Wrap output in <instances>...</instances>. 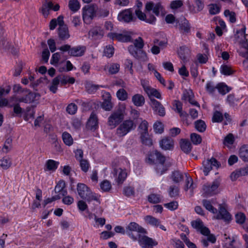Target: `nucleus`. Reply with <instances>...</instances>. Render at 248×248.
Returning a JSON list of instances; mask_svg holds the SVG:
<instances>
[{"label":"nucleus","instance_id":"nucleus-1","mask_svg":"<svg viewBox=\"0 0 248 248\" xmlns=\"http://www.w3.org/2000/svg\"><path fill=\"white\" fill-rule=\"evenodd\" d=\"M203 206L205 208L214 215V217L217 219H222L226 221H229L232 219V216L227 211L225 204H219V211L214 207L216 205L215 201H209L203 200L202 201Z\"/></svg>","mask_w":248,"mask_h":248},{"label":"nucleus","instance_id":"nucleus-2","mask_svg":"<svg viewBox=\"0 0 248 248\" xmlns=\"http://www.w3.org/2000/svg\"><path fill=\"white\" fill-rule=\"evenodd\" d=\"M165 161V158L159 152L155 150L150 152L146 157V161L150 164H154L155 161H157L158 163L156 165V172L159 174H163L166 170L164 169V163Z\"/></svg>","mask_w":248,"mask_h":248},{"label":"nucleus","instance_id":"nucleus-3","mask_svg":"<svg viewBox=\"0 0 248 248\" xmlns=\"http://www.w3.org/2000/svg\"><path fill=\"white\" fill-rule=\"evenodd\" d=\"M77 189L78 194L81 198L86 199L89 203L94 201L96 202L97 205L100 204V196L92 192L90 189L84 184H78Z\"/></svg>","mask_w":248,"mask_h":248},{"label":"nucleus","instance_id":"nucleus-4","mask_svg":"<svg viewBox=\"0 0 248 248\" xmlns=\"http://www.w3.org/2000/svg\"><path fill=\"white\" fill-rule=\"evenodd\" d=\"M126 232L129 237L134 241H138L143 234H147V231L136 222H131L126 227Z\"/></svg>","mask_w":248,"mask_h":248},{"label":"nucleus","instance_id":"nucleus-5","mask_svg":"<svg viewBox=\"0 0 248 248\" xmlns=\"http://www.w3.org/2000/svg\"><path fill=\"white\" fill-rule=\"evenodd\" d=\"M126 106L124 104L120 105L119 108L113 112L108 117V125L111 129L114 128L124 118L125 113Z\"/></svg>","mask_w":248,"mask_h":248},{"label":"nucleus","instance_id":"nucleus-6","mask_svg":"<svg viewBox=\"0 0 248 248\" xmlns=\"http://www.w3.org/2000/svg\"><path fill=\"white\" fill-rule=\"evenodd\" d=\"M39 97V95L37 93H31L28 90H25L22 91L20 95H14L11 98V100L15 103L20 102L31 103L37 101Z\"/></svg>","mask_w":248,"mask_h":248},{"label":"nucleus","instance_id":"nucleus-7","mask_svg":"<svg viewBox=\"0 0 248 248\" xmlns=\"http://www.w3.org/2000/svg\"><path fill=\"white\" fill-rule=\"evenodd\" d=\"M138 132L142 144L150 146L153 144L151 138L148 133V123L145 120L142 121L138 127Z\"/></svg>","mask_w":248,"mask_h":248},{"label":"nucleus","instance_id":"nucleus-8","mask_svg":"<svg viewBox=\"0 0 248 248\" xmlns=\"http://www.w3.org/2000/svg\"><path fill=\"white\" fill-rule=\"evenodd\" d=\"M126 166L123 168L122 166L115 168L113 174L115 177V180L118 185L122 184L126 179L130 169V163L127 160H125Z\"/></svg>","mask_w":248,"mask_h":248},{"label":"nucleus","instance_id":"nucleus-9","mask_svg":"<svg viewBox=\"0 0 248 248\" xmlns=\"http://www.w3.org/2000/svg\"><path fill=\"white\" fill-rule=\"evenodd\" d=\"M136 124L131 120L124 121L117 128L116 135L119 137H124L131 131L135 129Z\"/></svg>","mask_w":248,"mask_h":248},{"label":"nucleus","instance_id":"nucleus-10","mask_svg":"<svg viewBox=\"0 0 248 248\" xmlns=\"http://www.w3.org/2000/svg\"><path fill=\"white\" fill-rule=\"evenodd\" d=\"M97 7L94 5H87L82 8V18L85 24H90L96 16Z\"/></svg>","mask_w":248,"mask_h":248},{"label":"nucleus","instance_id":"nucleus-11","mask_svg":"<svg viewBox=\"0 0 248 248\" xmlns=\"http://www.w3.org/2000/svg\"><path fill=\"white\" fill-rule=\"evenodd\" d=\"M145 8L147 12L152 11L156 16H159V15L164 16L166 13L160 2L154 3L152 1H148L146 3Z\"/></svg>","mask_w":248,"mask_h":248},{"label":"nucleus","instance_id":"nucleus-12","mask_svg":"<svg viewBox=\"0 0 248 248\" xmlns=\"http://www.w3.org/2000/svg\"><path fill=\"white\" fill-rule=\"evenodd\" d=\"M218 186L219 184L217 182L204 185L202 191V196L209 197L217 194L219 192Z\"/></svg>","mask_w":248,"mask_h":248},{"label":"nucleus","instance_id":"nucleus-13","mask_svg":"<svg viewBox=\"0 0 248 248\" xmlns=\"http://www.w3.org/2000/svg\"><path fill=\"white\" fill-rule=\"evenodd\" d=\"M140 83L144 91L149 98L152 99V97H155L159 99H162L161 93L158 90L152 88L149 85L148 80L142 79L140 80Z\"/></svg>","mask_w":248,"mask_h":248},{"label":"nucleus","instance_id":"nucleus-14","mask_svg":"<svg viewBox=\"0 0 248 248\" xmlns=\"http://www.w3.org/2000/svg\"><path fill=\"white\" fill-rule=\"evenodd\" d=\"M132 32L128 31H124L120 33H109L108 36L113 40H117L122 42H130L132 40Z\"/></svg>","mask_w":248,"mask_h":248},{"label":"nucleus","instance_id":"nucleus-15","mask_svg":"<svg viewBox=\"0 0 248 248\" xmlns=\"http://www.w3.org/2000/svg\"><path fill=\"white\" fill-rule=\"evenodd\" d=\"M59 35L62 40L67 39L70 37L68 29L66 25L64 24L63 17L60 16H58Z\"/></svg>","mask_w":248,"mask_h":248},{"label":"nucleus","instance_id":"nucleus-16","mask_svg":"<svg viewBox=\"0 0 248 248\" xmlns=\"http://www.w3.org/2000/svg\"><path fill=\"white\" fill-rule=\"evenodd\" d=\"M139 244L143 248H153L158 245V242L155 239L143 234L139 239Z\"/></svg>","mask_w":248,"mask_h":248},{"label":"nucleus","instance_id":"nucleus-17","mask_svg":"<svg viewBox=\"0 0 248 248\" xmlns=\"http://www.w3.org/2000/svg\"><path fill=\"white\" fill-rule=\"evenodd\" d=\"M136 16L140 20L143 21L150 24H154L156 21L155 17L151 15H146L141 10L136 9L135 11Z\"/></svg>","mask_w":248,"mask_h":248},{"label":"nucleus","instance_id":"nucleus-18","mask_svg":"<svg viewBox=\"0 0 248 248\" xmlns=\"http://www.w3.org/2000/svg\"><path fill=\"white\" fill-rule=\"evenodd\" d=\"M150 105L155 113L162 117L165 115V109L159 102L155 99H150Z\"/></svg>","mask_w":248,"mask_h":248},{"label":"nucleus","instance_id":"nucleus-19","mask_svg":"<svg viewBox=\"0 0 248 248\" xmlns=\"http://www.w3.org/2000/svg\"><path fill=\"white\" fill-rule=\"evenodd\" d=\"M104 34V31L99 26H95L89 32V36L94 40L101 39Z\"/></svg>","mask_w":248,"mask_h":248},{"label":"nucleus","instance_id":"nucleus-20","mask_svg":"<svg viewBox=\"0 0 248 248\" xmlns=\"http://www.w3.org/2000/svg\"><path fill=\"white\" fill-rule=\"evenodd\" d=\"M203 171L205 175H208L209 172L213 169V167L218 168L219 164L217 160L214 158H212L209 160H204L202 162Z\"/></svg>","mask_w":248,"mask_h":248},{"label":"nucleus","instance_id":"nucleus-21","mask_svg":"<svg viewBox=\"0 0 248 248\" xmlns=\"http://www.w3.org/2000/svg\"><path fill=\"white\" fill-rule=\"evenodd\" d=\"M118 19L124 22H130L133 21V16L131 9H125L121 12L118 15Z\"/></svg>","mask_w":248,"mask_h":248},{"label":"nucleus","instance_id":"nucleus-22","mask_svg":"<svg viewBox=\"0 0 248 248\" xmlns=\"http://www.w3.org/2000/svg\"><path fill=\"white\" fill-rule=\"evenodd\" d=\"M103 102L101 104L102 108L106 111H110L113 108L111 102V96L108 92H104L102 94Z\"/></svg>","mask_w":248,"mask_h":248},{"label":"nucleus","instance_id":"nucleus-23","mask_svg":"<svg viewBox=\"0 0 248 248\" xmlns=\"http://www.w3.org/2000/svg\"><path fill=\"white\" fill-rule=\"evenodd\" d=\"M191 225L194 229L200 231L201 233L204 235H208L209 234V230L204 227L203 222L200 219H196L191 222Z\"/></svg>","mask_w":248,"mask_h":248},{"label":"nucleus","instance_id":"nucleus-24","mask_svg":"<svg viewBox=\"0 0 248 248\" xmlns=\"http://www.w3.org/2000/svg\"><path fill=\"white\" fill-rule=\"evenodd\" d=\"M87 127L92 131H94L98 127V120L97 115L92 113L87 123Z\"/></svg>","mask_w":248,"mask_h":248},{"label":"nucleus","instance_id":"nucleus-25","mask_svg":"<svg viewBox=\"0 0 248 248\" xmlns=\"http://www.w3.org/2000/svg\"><path fill=\"white\" fill-rule=\"evenodd\" d=\"M194 94L190 90H186L183 92L182 99L185 101H188L191 105L200 107L198 103L193 99Z\"/></svg>","mask_w":248,"mask_h":248},{"label":"nucleus","instance_id":"nucleus-26","mask_svg":"<svg viewBox=\"0 0 248 248\" xmlns=\"http://www.w3.org/2000/svg\"><path fill=\"white\" fill-rule=\"evenodd\" d=\"M59 165V162L53 159H48L44 165V171L49 173L53 172L57 170Z\"/></svg>","mask_w":248,"mask_h":248},{"label":"nucleus","instance_id":"nucleus-27","mask_svg":"<svg viewBox=\"0 0 248 248\" xmlns=\"http://www.w3.org/2000/svg\"><path fill=\"white\" fill-rule=\"evenodd\" d=\"M159 145L163 150H170L173 148V141L170 138H165L160 141Z\"/></svg>","mask_w":248,"mask_h":248},{"label":"nucleus","instance_id":"nucleus-28","mask_svg":"<svg viewBox=\"0 0 248 248\" xmlns=\"http://www.w3.org/2000/svg\"><path fill=\"white\" fill-rule=\"evenodd\" d=\"M86 50V47L83 46H78L72 48L69 51V54L74 57H80L82 56Z\"/></svg>","mask_w":248,"mask_h":248},{"label":"nucleus","instance_id":"nucleus-29","mask_svg":"<svg viewBox=\"0 0 248 248\" xmlns=\"http://www.w3.org/2000/svg\"><path fill=\"white\" fill-rule=\"evenodd\" d=\"M195 5V6L189 4V10L192 13H197L201 11L204 8V4L200 0H196Z\"/></svg>","mask_w":248,"mask_h":248},{"label":"nucleus","instance_id":"nucleus-30","mask_svg":"<svg viewBox=\"0 0 248 248\" xmlns=\"http://www.w3.org/2000/svg\"><path fill=\"white\" fill-rule=\"evenodd\" d=\"M128 49L129 53L135 58L140 59L139 55H141L146 58H147L145 53L143 52L141 49H139L135 45L130 46Z\"/></svg>","mask_w":248,"mask_h":248},{"label":"nucleus","instance_id":"nucleus-31","mask_svg":"<svg viewBox=\"0 0 248 248\" xmlns=\"http://www.w3.org/2000/svg\"><path fill=\"white\" fill-rule=\"evenodd\" d=\"M178 54L180 58L184 62L186 61L189 56L190 50L187 47L185 46H181L178 50Z\"/></svg>","mask_w":248,"mask_h":248},{"label":"nucleus","instance_id":"nucleus-32","mask_svg":"<svg viewBox=\"0 0 248 248\" xmlns=\"http://www.w3.org/2000/svg\"><path fill=\"white\" fill-rule=\"evenodd\" d=\"M132 101L135 106L141 107L144 104L145 99L142 95L136 94L132 96Z\"/></svg>","mask_w":248,"mask_h":248},{"label":"nucleus","instance_id":"nucleus-33","mask_svg":"<svg viewBox=\"0 0 248 248\" xmlns=\"http://www.w3.org/2000/svg\"><path fill=\"white\" fill-rule=\"evenodd\" d=\"M239 155L244 161L248 162V146L244 145L239 150Z\"/></svg>","mask_w":248,"mask_h":248},{"label":"nucleus","instance_id":"nucleus-34","mask_svg":"<svg viewBox=\"0 0 248 248\" xmlns=\"http://www.w3.org/2000/svg\"><path fill=\"white\" fill-rule=\"evenodd\" d=\"M65 185V184L64 181H60L55 187V192L60 193L62 196L66 195L67 191L64 189Z\"/></svg>","mask_w":248,"mask_h":248},{"label":"nucleus","instance_id":"nucleus-35","mask_svg":"<svg viewBox=\"0 0 248 248\" xmlns=\"http://www.w3.org/2000/svg\"><path fill=\"white\" fill-rule=\"evenodd\" d=\"M144 220L146 223L154 227L159 226V220L156 218L151 216H146L144 217Z\"/></svg>","mask_w":248,"mask_h":248},{"label":"nucleus","instance_id":"nucleus-36","mask_svg":"<svg viewBox=\"0 0 248 248\" xmlns=\"http://www.w3.org/2000/svg\"><path fill=\"white\" fill-rule=\"evenodd\" d=\"M180 146L182 150L186 153H188L191 150V144L190 142L187 140H181L180 141Z\"/></svg>","mask_w":248,"mask_h":248},{"label":"nucleus","instance_id":"nucleus-37","mask_svg":"<svg viewBox=\"0 0 248 248\" xmlns=\"http://www.w3.org/2000/svg\"><path fill=\"white\" fill-rule=\"evenodd\" d=\"M173 106L176 108V110L179 113L180 116L182 119H184L186 117V113L182 111V104L179 101H174Z\"/></svg>","mask_w":248,"mask_h":248},{"label":"nucleus","instance_id":"nucleus-38","mask_svg":"<svg viewBox=\"0 0 248 248\" xmlns=\"http://www.w3.org/2000/svg\"><path fill=\"white\" fill-rule=\"evenodd\" d=\"M12 165L11 159L8 157H4L0 159V167L3 170H7Z\"/></svg>","mask_w":248,"mask_h":248},{"label":"nucleus","instance_id":"nucleus-39","mask_svg":"<svg viewBox=\"0 0 248 248\" xmlns=\"http://www.w3.org/2000/svg\"><path fill=\"white\" fill-rule=\"evenodd\" d=\"M196 186H194L193 181L190 177H187L186 180V184L185 186V190L186 191H189L191 194H192L193 190Z\"/></svg>","mask_w":248,"mask_h":248},{"label":"nucleus","instance_id":"nucleus-40","mask_svg":"<svg viewBox=\"0 0 248 248\" xmlns=\"http://www.w3.org/2000/svg\"><path fill=\"white\" fill-rule=\"evenodd\" d=\"M80 7L79 2L78 0H70L68 3V7L71 11L76 12Z\"/></svg>","mask_w":248,"mask_h":248},{"label":"nucleus","instance_id":"nucleus-41","mask_svg":"<svg viewBox=\"0 0 248 248\" xmlns=\"http://www.w3.org/2000/svg\"><path fill=\"white\" fill-rule=\"evenodd\" d=\"M216 87L218 92L222 95L228 93L230 90V89L224 83H218Z\"/></svg>","mask_w":248,"mask_h":248},{"label":"nucleus","instance_id":"nucleus-42","mask_svg":"<svg viewBox=\"0 0 248 248\" xmlns=\"http://www.w3.org/2000/svg\"><path fill=\"white\" fill-rule=\"evenodd\" d=\"M62 138L64 143L68 146L71 145L73 143V139L71 135L68 132L63 133Z\"/></svg>","mask_w":248,"mask_h":248},{"label":"nucleus","instance_id":"nucleus-43","mask_svg":"<svg viewBox=\"0 0 248 248\" xmlns=\"http://www.w3.org/2000/svg\"><path fill=\"white\" fill-rule=\"evenodd\" d=\"M224 14L231 23H233L236 22V15L234 12L230 11L229 10H226Z\"/></svg>","mask_w":248,"mask_h":248},{"label":"nucleus","instance_id":"nucleus-44","mask_svg":"<svg viewBox=\"0 0 248 248\" xmlns=\"http://www.w3.org/2000/svg\"><path fill=\"white\" fill-rule=\"evenodd\" d=\"M195 127L197 130L202 132L205 130L206 125L203 121L199 120L195 122Z\"/></svg>","mask_w":248,"mask_h":248},{"label":"nucleus","instance_id":"nucleus-45","mask_svg":"<svg viewBox=\"0 0 248 248\" xmlns=\"http://www.w3.org/2000/svg\"><path fill=\"white\" fill-rule=\"evenodd\" d=\"M100 186L102 191L107 192L111 189V184L109 181L105 180L100 183Z\"/></svg>","mask_w":248,"mask_h":248},{"label":"nucleus","instance_id":"nucleus-46","mask_svg":"<svg viewBox=\"0 0 248 248\" xmlns=\"http://www.w3.org/2000/svg\"><path fill=\"white\" fill-rule=\"evenodd\" d=\"M154 131L156 134H161L164 131V125L160 121H157L154 124Z\"/></svg>","mask_w":248,"mask_h":248},{"label":"nucleus","instance_id":"nucleus-47","mask_svg":"<svg viewBox=\"0 0 248 248\" xmlns=\"http://www.w3.org/2000/svg\"><path fill=\"white\" fill-rule=\"evenodd\" d=\"M60 78L58 77L54 78L51 83V85L49 87V90L51 92L53 93H55L57 92L58 86L60 83Z\"/></svg>","mask_w":248,"mask_h":248},{"label":"nucleus","instance_id":"nucleus-48","mask_svg":"<svg viewBox=\"0 0 248 248\" xmlns=\"http://www.w3.org/2000/svg\"><path fill=\"white\" fill-rule=\"evenodd\" d=\"M116 95L118 98L122 101L126 100L128 98V93L123 89L119 90L116 93Z\"/></svg>","mask_w":248,"mask_h":248},{"label":"nucleus","instance_id":"nucleus-49","mask_svg":"<svg viewBox=\"0 0 248 248\" xmlns=\"http://www.w3.org/2000/svg\"><path fill=\"white\" fill-rule=\"evenodd\" d=\"M234 142V137L232 134H228L225 138L223 141L224 145L230 148Z\"/></svg>","mask_w":248,"mask_h":248},{"label":"nucleus","instance_id":"nucleus-50","mask_svg":"<svg viewBox=\"0 0 248 248\" xmlns=\"http://www.w3.org/2000/svg\"><path fill=\"white\" fill-rule=\"evenodd\" d=\"M52 7V3L51 1H48L47 4L43 5L41 12L44 16H47L49 14V10L51 9Z\"/></svg>","mask_w":248,"mask_h":248},{"label":"nucleus","instance_id":"nucleus-51","mask_svg":"<svg viewBox=\"0 0 248 248\" xmlns=\"http://www.w3.org/2000/svg\"><path fill=\"white\" fill-rule=\"evenodd\" d=\"M85 87L88 93H92L96 91L99 88L100 86L93 84L92 83L87 82L86 84Z\"/></svg>","mask_w":248,"mask_h":248},{"label":"nucleus","instance_id":"nucleus-52","mask_svg":"<svg viewBox=\"0 0 248 248\" xmlns=\"http://www.w3.org/2000/svg\"><path fill=\"white\" fill-rule=\"evenodd\" d=\"M161 200V197L159 195L151 194L148 196V201L151 203H157L160 202Z\"/></svg>","mask_w":248,"mask_h":248},{"label":"nucleus","instance_id":"nucleus-53","mask_svg":"<svg viewBox=\"0 0 248 248\" xmlns=\"http://www.w3.org/2000/svg\"><path fill=\"white\" fill-rule=\"evenodd\" d=\"M183 178V174L178 171H175L172 174L171 179L175 183H179L182 180Z\"/></svg>","mask_w":248,"mask_h":248},{"label":"nucleus","instance_id":"nucleus-54","mask_svg":"<svg viewBox=\"0 0 248 248\" xmlns=\"http://www.w3.org/2000/svg\"><path fill=\"white\" fill-rule=\"evenodd\" d=\"M183 5V1L182 0H175L170 2V8L172 10H176L181 7Z\"/></svg>","mask_w":248,"mask_h":248},{"label":"nucleus","instance_id":"nucleus-55","mask_svg":"<svg viewBox=\"0 0 248 248\" xmlns=\"http://www.w3.org/2000/svg\"><path fill=\"white\" fill-rule=\"evenodd\" d=\"M190 139L193 143L195 145L200 144L202 141V139L201 136L196 133L191 134L190 135Z\"/></svg>","mask_w":248,"mask_h":248},{"label":"nucleus","instance_id":"nucleus-56","mask_svg":"<svg viewBox=\"0 0 248 248\" xmlns=\"http://www.w3.org/2000/svg\"><path fill=\"white\" fill-rule=\"evenodd\" d=\"M220 71L221 74L224 75H230L233 73L231 67L227 65H223L220 67Z\"/></svg>","mask_w":248,"mask_h":248},{"label":"nucleus","instance_id":"nucleus-57","mask_svg":"<svg viewBox=\"0 0 248 248\" xmlns=\"http://www.w3.org/2000/svg\"><path fill=\"white\" fill-rule=\"evenodd\" d=\"M235 217L236 223L240 224H243L246 219V217L245 215L242 212L237 213L235 215Z\"/></svg>","mask_w":248,"mask_h":248},{"label":"nucleus","instance_id":"nucleus-58","mask_svg":"<svg viewBox=\"0 0 248 248\" xmlns=\"http://www.w3.org/2000/svg\"><path fill=\"white\" fill-rule=\"evenodd\" d=\"M120 69V65L118 63H112L108 66L109 73L114 74L118 72Z\"/></svg>","mask_w":248,"mask_h":248},{"label":"nucleus","instance_id":"nucleus-59","mask_svg":"<svg viewBox=\"0 0 248 248\" xmlns=\"http://www.w3.org/2000/svg\"><path fill=\"white\" fill-rule=\"evenodd\" d=\"M197 58L199 63L204 64L208 61V56L206 54H198L197 56Z\"/></svg>","mask_w":248,"mask_h":248},{"label":"nucleus","instance_id":"nucleus-60","mask_svg":"<svg viewBox=\"0 0 248 248\" xmlns=\"http://www.w3.org/2000/svg\"><path fill=\"white\" fill-rule=\"evenodd\" d=\"M114 54V48L110 46H107L104 50V55L107 57L110 58Z\"/></svg>","mask_w":248,"mask_h":248},{"label":"nucleus","instance_id":"nucleus-61","mask_svg":"<svg viewBox=\"0 0 248 248\" xmlns=\"http://www.w3.org/2000/svg\"><path fill=\"white\" fill-rule=\"evenodd\" d=\"M60 57H61V54L57 52V53H54L52 55V58L50 60V63L55 66H57L59 62Z\"/></svg>","mask_w":248,"mask_h":248},{"label":"nucleus","instance_id":"nucleus-62","mask_svg":"<svg viewBox=\"0 0 248 248\" xmlns=\"http://www.w3.org/2000/svg\"><path fill=\"white\" fill-rule=\"evenodd\" d=\"M75 81V79L73 77L68 76H63L61 79V83L62 85L66 84L67 83L73 84Z\"/></svg>","mask_w":248,"mask_h":248},{"label":"nucleus","instance_id":"nucleus-63","mask_svg":"<svg viewBox=\"0 0 248 248\" xmlns=\"http://www.w3.org/2000/svg\"><path fill=\"white\" fill-rule=\"evenodd\" d=\"M125 68L128 70L130 74H133L134 71L133 69V62L131 60L126 59L124 63Z\"/></svg>","mask_w":248,"mask_h":248},{"label":"nucleus","instance_id":"nucleus-64","mask_svg":"<svg viewBox=\"0 0 248 248\" xmlns=\"http://www.w3.org/2000/svg\"><path fill=\"white\" fill-rule=\"evenodd\" d=\"M205 89L207 92L212 94L215 92L217 87L216 86H214L212 82L208 81L206 83Z\"/></svg>","mask_w":248,"mask_h":248}]
</instances>
